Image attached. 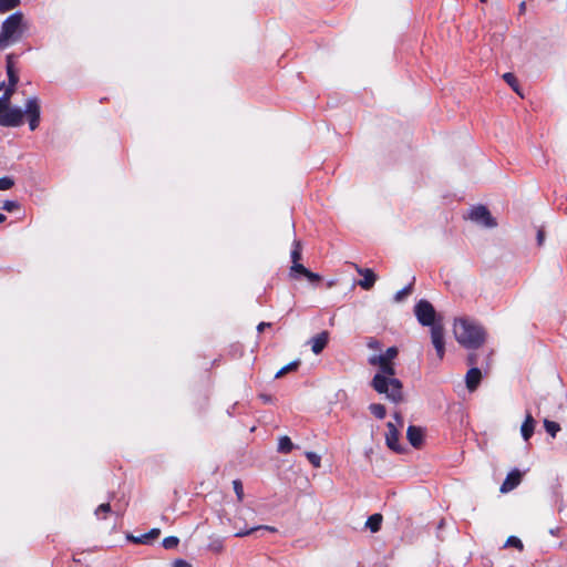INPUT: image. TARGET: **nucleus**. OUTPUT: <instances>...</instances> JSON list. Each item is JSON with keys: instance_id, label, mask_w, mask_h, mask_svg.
Listing matches in <instances>:
<instances>
[{"instance_id": "nucleus-1", "label": "nucleus", "mask_w": 567, "mask_h": 567, "mask_svg": "<svg viewBox=\"0 0 567 567\" xmlns=\"http://www.w3.org/2000/svg\"><path fill=\"white\" fill-rule=\"evenodd\" d=\"M453 332L457 342L467 349H477L485 342L486 333L483 327L468 319H456Z\"/></svg>"}, {"instance_id": "nucleus-2", "label": "nucleus", "mask_w": 567, "mask_h": 567, "mask_svg": "<svg viewBox=\"0 0 567 567\" xmlns=\"http://www.w3.org/2000/svg\"><path fill=\"white\" fill-rule=\"evenodd\" d=\"M27 30L24 16L17 11L9 16L1 24L0 29V50H4L11 44L18 42Z\"/></svg>"}, {"instance_id": "nucleus-3", "label": "nucleus", "mask_w": 567, "mask_h": 567, "mask_svg": "<svg viewBox=\"0 0 567 567\" xmlns=\"http://www.w3.org/2000/svg\"><path fill=\"white\" fill-rule=\"evenodd\" d=\"M371 385L393 403H400L403 400L402 383L394 375L375 374Z\"/></svg>"}, {"instance_id": "nucleus-4", "label": "nucleus", "mask_w": 567, "mask_h": 567, "mask_svg": "<svg viewBox=\"0 0 567 567\" xmlns=\"http://www.w3.org/2000/svg\"><path fill=\"white\" fill-rule=\"evenodd\" d=\"M414 313L422 326L433 327L435 323V309L427 300H420L414 307Z\"/></svg>"}, {"instance_id": "nucleus-5", "label": "nucleus", "mask_w": 567, "mask_h": 567, "mask_svg": "<svg viewBox=\"0 0 567 567\" xmlns=\"http://www.w3.org/2000/svg\"><path fill=\"white\" fill-rule=\"evenodd\" d=\"M22 112L28 117L30 130L34 131L40 122V100L37 96L28 99Z\"/></svg>"}, {"instance_id": "nucleus-6", "label": "nucleus", "mask_w": 567, "mask_h": 567, "mask_svg": "<svg viewBox=\"0 0 567 567\" xmlns=\"http://www.w3.org/2000/svg\"><path fill=\"white\" fill-rule=\"evenodd\" d=\"M468 218L472 221H474L478 225H482L484 227L492 228V227L496 226V221L492 217L489 210L483 205H478V206L471 208V210L468 213Z\"/></svg>"}, {"instance_id": "nucleus-7", "label": "nucleus", "mask_w": 567, "mask_h": 567, "mask_svg": "<svg viewBox=\"0 0 567 567\" xmlns=\"http://www.w3.org/2000/svg\"><path fill=\"white\" fill-rule=\"evenodd\" d=\"M23 123V112L19 107H10L0 117V125L4 127H17Z\"/></svg>"}, {"instance_id": "nucleus-8", "label": "nucleus", "mask_w": 567, "mask_h": 567, "mask_svg": "<svg viewBox=\"0 0 567 567\" xmlns=\"http://www.w3.org/2000/svg\"><path fill=\"white\" fill-rule=\"evenodd\" d=\"M431 340L439 359L442 360L445 353L444 329L442 324H436L431 328Z\"/></svg>"}, {"instance_id": "nucleus-9", "label": "nucleus", "mask_w": 567, "mask_h": 567, "mask_svg": "<svg viewBox=\"0 0 567 567\" xmlns=\"http://www.w3.org/2000/svg\"><path fill=\"white\" fill-rule=\"evenodd\" d=\"M386 434H385V442L389 449H391L394 452H402L403 447L399 443V430L395 424L392 422H389L386 424Z\"/></svg>"}, {"instance_id": "nucleus-10", "label": "nucleus", "mask_w": 567, "mask_h": 567, "mask_svg": "<svg viewBox=\"0 0 567 567\" xmlns=\"http://www.w3.org/2000/svg\"><path fill=\"white\" fill-rule=\"evenodd\" d=\"M371 365H378L379 372L377 374L394 375L395 369L393 363L385 359L383 355H373L369 359Z\"/></svg>"}, {"instance_id": "nucleus-11", "label": "nucleus", "mask_w": 567, "mask_h": 567, "mask_svg": "<svg viewBox=\"0 0 567 567\" xmlns=\"http://www.w3.org/2000/svg\"><path fill=\"white\" fill-rule=\"evenodd\" d=\"M522 481V473L518 470L511 471L506 478L504 480L503 484L501 485V492L502 493H508L516 488Z\"/></svg>"}, {"instance_id": "nucleus-12", "label": "nucleus", "mask_w": 567, "mask_h": 567, "mask_svg": "<svg viewBox=\"0 0 567 567\" xmlns=\"http://www.w3.org/2000/svg\"><path fill=\"white\" fill-rule=\"evenodd\" d=\"M406 439L413 447L419 449L423 444L424 430L420 426L410 425L406 430Z\"/></svg>"}, {"instance_id": "nucleus-13", "label": "nucleus", "mask_w": 567, "mask_h": 567, "mask_svg": "<svg viewBox=\"0 0 567 567\" xmlns=\"http://www.w3.org/2000/svg\"><path fill=\"white\" fill-rule=\"evenodd\" d=\"M357 271L362 276V279L359 281L360 287L365 290L371 289L377 280L375 274L369 268L357 267Z\"/></svg>"}, {"instance_id": "nucleus-14", "label": "nucleus", "mask_w": 567, "mask_h": 567, "mask_svg": "<svg viewBox=\"0 0 567 567\" xmlns=\"http://www.w3.org/2000/svg\"><path fill=\"white\" fill-rule=\"evenodd\" d=\"M481 370L475 367L471 368L465 375L466 388L468 389V391H475L481 382Z\"/></svg>"}, {"instance_id": "nucleus-15", "label": "nucleus", "mask_w": 567, "mask_h": 567, "mask_svg": "<svg viewBox=\"0 0 567 567\" xmlns=\"http://www.w3.org/2000/svg\"><path fill=\"white\" fill-rule=\"evenodd\" d=\"M329 340V333L327 331H322L319 334L315 336L309 340L311 344V350L315 354H319L327 346Z\"/></svg>"}, {"instance_id": "nucleus-16", "label": "nucleus", "mask_w": 567, "mask_h": 567, "mask_svg": "<svg viewBox=\"0 0 567 567\" xmlns=\"http://www.w3.org/2000/svg\"><path fill=\"white\" fill-rule=\"evenodd\" d=\"M534 429H535V420H534L532 413L527 412L525 420L520 426V433L525 441H528L532 437V435L534 433Z\"/></svg>"}, {"instance_id": "nucleus-17", "label": "nucleus", "mask_w": 567, "mask_h": 567, "mask_svg": "<svg viewBox=\"0 0 567 567\" xmlns=\"http://www.w3.org/2000/svg\"><path fill=\"white\" fill-rule=\"evenodd\" d=\"M7 74H8L9 84H11V86H16L19 81V78L14 71L11 54L7 56Z\"/></svg>"}, {"instance_id": "nucleus-18", "label": "nucleus", "mask_w": 567, "mask_h": 567, "mask_svg": "<svg viewBox=\"0 0 567 567\" xmlns=\"http://www.w3.org/2000/svg\"><path fill=\"white\" fill-rule=\"evenodd\" d=\"M382 515L373 514L371 515L365 523V526L372 532L377 533L381 528Z\"/></svg>"}, {"instance_id": "nucleus-19", "label": "nucleus", "mask_w": 567, "mask_h": 567, "mask_svg": "<svg viewBox=\"0 0 567 567\" xmlns=\"http://www.w3.org/2000/svg\"><path fill=\"white\" fill-rule=\"evenodd\" d=\"M293 449V444L289 436L284 435L279 439L278 451L280 453H289Z\"/></svg>"}, {"instance_id": "nucleus-20", "label": "nucleus", "mask_w": 567, "mask_h": 567, "mask_svg": "<svg viewBox=\"0 0 567 567\" xmlns=\"http://www.w3.org/2000/svg\"><path fill=\"white\" fill-rule=\"evenodd\" d=\"M370 412L378 419L382 420L386 415L385 406L380 403H372L369 406Z\"/></svg>"}, {"instance_id": "nucleus-21", "label": "nucleus", "mask_w": 567, "mask_h": 567, "mask_svg": "<svg viewBox=\"0 0 567 567\" xmlns=\"http://www.w3.org/2000/svg\"><path fill=\"white\" fill-rule=\"evenodd\" d=\"M544 427L548 434L553 437L560 431V425L557 422L549 421L547 419L544 420Z\"/></svg>"}, {"instance_id": "nucleus-22", "label": "nucleus", "mask_w": 567, "mask_h": 567, "mask_svg": "<svg viewBox=\"0 0 567 567\" xmlns=\"http://www.w3.org/2000/svg\"><path fill=\"white\" fill-rule=\"evenodd\" d=\"M503 79L505 80V82L516 92L518 93L520 96L522 93L519 92V85H518V82H517V79L516 76L513 74V73H505L503 75Z\"/></svg>"}, {"instance_id": "nucleus-23", "label": "nucleus", "mask_w": 567, "mask_h": 567, "mask_svg": "<svg viewBox=\"0 0 567 567\" xmlns=\"http://www.w3.org/2000/svg\"><path fill=\"white\" fill-rule=\"evenodd\" d=\"M258 529H266V530H269V532H276L277 529L275 527H271V526H256V527H252L250 529H241L239 532H237L235 534L236 537H245V536H248L250 535L252 532L255 530H258Z\"/></svg>"}, {"instance_id": "nucleus-24", "label": "nucleus", "mask_w": 567, "mask_h": 567, "mask_svg": "<svg viewBox=\"0 0 567 567\" xmlns=\"http://www.w3.org/2000/svg\"><path fill=\"white\" fill-rule=\"evenodd\" d=\"M20 4V0H0V13H4L17 8Z\"/></svg>"}, {"instance_id": "nucleus-25", "label": "nucleus", "mask_w": 567, "mask_h": 567, "mask_svg": "<svg viewBox=\"0 0 567 567\" xmlns=\"http://www.w3.org/2000/svg\"><path fill=\"white\" fill-rule=\"evenodd\" d=\"M307 270V268L300 264V262H293L290 267L289 276L292 279H297L299 275L303 276V272Z\"/></svg>"}, {"instance_id": "nucleus-26", "label": "nucleus", "mask_w": 567, "mask_h": 567, "mask_svg": "<svg viewBox=\"0 0 567 567\" xmlns=\"http://www.w3.org/2000/svg\"><path fill=\"white\" fill-rule=\"evenodd\" d=\"M300 364V361L296 360V361H292L288 364H286L285 367H282L275 375L276 379L278 378H281L282 375H285L286 373L290 372V371H293L296 370Z\"/></svg>"}, {"instance_id": "nucleus-27", "label": "nucleus", "mask_w": 567, "mask_h": 567, "mask_svg": "<svg viewBox=\"0 0 567 567\" xmlns=\"http://www.w3.org/2000/svg\"><path fill=\"white\" fill-rule=\"evenodd\" d=\"M179 539L175 536L165 537L162 542V545L165 549H174L178 546Z\"/></svg>"}, {"instance_id": "nucleus-28", "label": "nucleus", "mask_w": 567, "mask_h": 567, "mask_svg": "<svg viewBox=\"0 0 567 567\" xmlns=\"http://www.w3.org/2000/svg\"><path fill=\"white\" fill-rule=\"evenodd\" d=\"M290 257H291L292 264L299 262V260L301 259V245L297 240H295V243H293V248L291 250Z\"/></svg>"}, {"instance_id": "nucleus-29", "label": "nucleus", "mask_w": 567, "mask_h": 567, "mask_svg": "<svg viewBox=\"0 0 567 567\" xmlns=\"http://www.w3.org/2000/svg\"><path fill=\"white\" fill-rule=\"evenodd\" d=\"M412 291V284L405 286L394 295V301L401 302Z\"/></svg>"}, {"instance_id": "nucleus-30", "label": "nucleus", "mask_w": 567, "mask_h": 567, "mask_svg": "<svg viewBox=\"0 0 567 567\" xmlns=\"http://www.w3.org/2000/svg\"><path fill=\"white\" fill-rule=\"evenodd\" d=\"M306 457L313 465V467L319 468L321 466V457L315 452H306Z\"/></svg>"}, {"instance_id": "nucleus-31", "label": "nucleus", "mask_w": 567, "mask_h": 567, "mask_svg": "<svg viewBox=\"0 0 567 567\" xmlns=\"http://www.w3.org/2000/svg\"><path fill=\"white\" fill-rule=\"evenodd\" d=\"M233 487H234V491L236 493L238 502H243V499H244V487H243L241 482L239 480H234L233 481Z\"/></svg>"}, {"instance_id": "nucleus-32", "label": "nucleus", "mask_w": 567, "mask_h": 567, "mask_svg": "<svg viewBox=\"0 0 567 567\" xmlns=\"http://www.w3.org/2000/svg\"><path fill=\"white\" fill-rule=\"evenodd\" d=\"M505 546L516 547L518 550H523L524 548L522 540L516 536H509L506 540Z\"/></svg>"}, {"instance_id": "nucleus-33", "label": "nucleus", "mask_w": 567, "mask_h": 567, "mask_svg": "<svg viewBox=\"0 0 567 567\" xmlns=\"http://www.w3.org/2000/svg\"><path fill=\"white\" fill-rule=\"evenodd\" d=\"M14 185V181L9 177L4 176L0 178V190H8Z\"/></svg>"}, {"instance_id": "nucleus-34", "label": "nucleus", "mask_w": 567, "mask_h": 567, "mask_svg": "<svg viewBox=\"0 0 567 567\" xmlns=\"http://www.w3.org/2000/svg\"><path fill=\"white\" fill-rule=\"evenodd\" d=\"M13 92H14V86H11V84H9V86L6 89L3 95L0 96V100L3 103H7L8 105H10V99H11Z\"/></svg>"}, {"instance_id": "nucleus-35", "label": "nucleus", "mask_w": 567, "mask_h": 567, "mask_svg": "<svg viewBox=\"0 0 567 567\" xmlns=\"http://www.w3.org/2000/svg\"><path fill=\"white\" fill-rule=\"evenodd\" d=\"M303 276L310 281V282H319L321 280V276L319 274L312 272L309 269H307L303 272Z\"/></svg>"}, {"instance_id": "nucleus-36", "label": "nucleus", "mask_w": 567, "mask_h": 567, "mask_svg": "<svg viewBox=\"0 0 567 567\" xmlns=\"http://www.w3.org/2000/svg\"><path fill=\"white\" fill-rule=\"evenodd\" d=\"M19 208V204L16 200H4L2 209L7 212H13Z\"/></svg>"}, {"instance_id": "nucleus-37", "label": "nucleus", "mask_w": 567, "mask_h": 567, "mask_svg": "<svg viewBox=\"0 0 567 567\" xmlns=\"http://www.w3.org/2000/svg\"><path fill=\"white\" fill-rule=\"evenodd\" d=\"M396 354H398V349L394 347H391V348H388L385 353H383L382 355L392 362V360L396 357Z\"/></svg>"}, {"instance_id": "nucleus-38", "label": "nucleus", "mask_w": 567, "mask_h": 567, "mask_svg": "<svg viewBox=\"0 0 567 567\" xmlns=\"http://www.w3.org/2000/svg\"><path fill=\"white\" fill-rule=\"evenodd\" d=\"M111 511V506L109 503H104V504H101L96 511H95V515H100V513H109Z\"/></svg>"}, {"instance_id": "nucleus-39", "label": "nucleus", "mask_w": 567, "mask_h": 567, "mask_svg": "<svg viewBox=\"0 0 567 567\" xmlns=\"http://www.w3.org/2000/svg\"><path fill=\"white\" fill-rule=\"evenodd\" d=\"M209 548L215 551H220L223 549V543L220 540L214 542L209 545Z\"/></svg>"}, {"instance_id": "nucleus-40", "label": "nucleus", "mask_w": 567, "mask_h": 567, "mask_svg": "<svg viewBox=\"0 0 567 567\" xmlns=\"http://www.w3.org/2000/svg\"><path fill=\"white\" fill-rule=\"evenodd\" d=\"M159 533H161V530L158 528H153L148 533H146V535H148V539L151 540V539L157 538Z\"/></svg>"}, {"instance_id": "nucleus-41", "label": "nucleus", "mask_w": 567, "mask_h": 567, "mask_svg": "<svg viewBox=\"0 0 567 567\" xmlns=\"http://www.w3.org/2000/svg\"><path fill=\"white\" fill-rule=\"evenodd\" d=\"M135 543L147 544L150 542L148 535L143 534L140 537L133 538Z\"/></svg>"}, {"instance_id": "nucleus-42", "label": "nucleus", "mask_w": 567, "mask_h": 567, "mask_svg": "<svg viewBox=\"0 0 567 567\" xmlns=\"http://www.w3.org/2000/svg\"><path fill=\"white\" fill-rule=\"evenodd\" d=\"M544 239H545V233L543 229H539L537 231V241H538V245H543L544 243Z\"/></svg>"}, {"instance_id": "nucleus-43", "label": "nucleus", "mask_w": 567, "mask_h": 567, "mask_svg": "<svg viewBox=\"0 0 567 567\" xmlns=\"http://www.w3.org/2000/svg\"><path fill=\"white\" fill-rule=\"evenodd\" d=\"M175 567H189V564L183 559H178L175 561Z\"/></svg>"}, {"instance_id": "nucleus-44", "label": "nucleus", "mask_w": 567, "mask_h": 567, "mask_svg": "<svg viewBox=\"0 0 567 567\" xmlns=\"http://www.w3.org/2000/svg\"><path fill=\"white\" fill-rule=\"evenodd\" d=\"M394 419H395L396 424H398L399 426H402V425H403V417L401 416V414L395 413V414H394Z\"/></svg>"}, {"instance_id": "nucleus-45", "label": "nucleus", "mask_w": 567, "mask_h": 567, "mask_svg": "<svg viewBox=\"0 0 567 567\" xmlns=\"http://www.w3.org/2000/svg\"><path fill=\"white\" fill-rule=\"evenodd\" d=\"M8 104L7 103H3L1 100H0V117L2 116V114L6 112V110L8 109Z\"/></svg>"}, {"instance_id": "nucleus-46", "label": "nucleus", "mask_w": 567, "mask_h": 567, "mask_svg": "<svg viewBox=\"0 0 567 567\" xmlns=\"http://www.w3.org/2000/svg\"><path fill=\"white\" fill-rule=\"evenodd\" d=\"M266 327H270V323H268V322H260V323L258 324V327H257V330H258L259 332H261V331H264V329H265Z\"/></svg>"}, {"instance_id": "nucleus-47", "label": "nucleus", "mask_w": 567, "mask_h": 567, "mask_svg": "<svg viewBox=\"0 0 567 567\" xmlns=\"http://www.w3.org/2000/svg\"><path fill=\"white\" fill-rule=\"evenodd\" d=\"M518 10H519L520 14L525 13V11H526V3H525V1L519 3Z\"/></svg>"}, {"instance_id": "nucleus-48", "label": "nucleus", "mask_w": 567, "mask_h": 567, "mask_svg": "<svg viewBox=\"0 0 567 567\" xmlns=\"http://www.w3.org/2000/svg\"><path fill=\"white\" fill-rule=\"evenodd\" d=\"M368 346L372 349H378L379 348V342L375 341V340H371Z\"/></svg>"}, {"instance_id": "nucleus-49", "label": "nucleus", "mask_w": 567, "mask_h": 567, "mask_svg": "<svg viewBox=\"0 0 567 567\" xmlns=\"http://www.w3.org/2000/svg\"><path fill=\"white\" fill-rule=\"evenodd\" d=\"M468 362H470L471 364H474V363H475V355L471 354V355L468 357Z\"/></svg>"}, {"instance_id": "nucleus-50", "label": "nucleus", "mask_w": 567, "mask_h": 567, "mask_svg": "<svg viewBox=\"0 0 567 567\" xmlns=\"http://www.w3.org/2000/svg\"><path fill=\"white\" fill-rule=\"evenodd\" d=\"M7 219V217L0 213V224L3 223Z\"/></svg>"}, {"instance_id": "nucleus-51", "label": "nucleus", "mask_w": 567, "mask_h": 567, "mask_svg": "<svg viewBox=\"0 0 567 567\" xmlns=\"http://www.w3.org/2000/svg\"><path fill=\"white\" fill-rule=\"evenodd\" d=\"M3 85H4V82H1V84H0V89H1Z\"/></svg>"}, {"instance_id": "nucleus-52", "label": "nucleus", "mask_w": 567, "mask_h": 567, "mask_svg": "<svg viewBox=\"0 0 567 567\" xmlns=\"http://www.w3.org/2000/svg\"><path fill=\"white\" fill-rule=\"evenodd\" d=\"M481 2H486L487 0H480Z\"/></svg>"}]
</instances>
